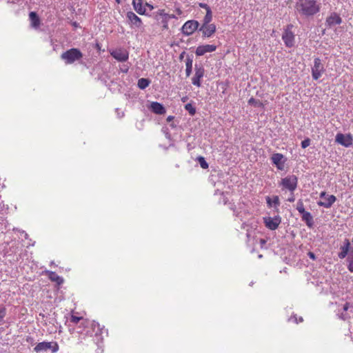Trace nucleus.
<instances>
[{
  "mask_svg": "<svg viewBox=\"0 0 353 353\" xmlns=\"http://www.w3.org/2000/svg\"><path fill=\"white\" fill-rule=\"evenodd\" d=\"M295 10L301 16L313 17L321 10V3L316 0H297Z\"/></svg>",
  "mask_w": 353,
  "mask_h": 353,
  "instance_id": "nucleus-1",
  "label": "nucleus"
},
{
  "mask_svg": "<svg viewBox=\"0 0 353 353\" xmlns=\"http://www.w3.org/2000/svg\"><path fill=\"white\" fill-rule=\"evenodd\" d=\"M81 324L84 327H90V330L92 329L95 332L93 341L98 347L97 353H102L103 338L102 336V329L100 328L99 324L95 321H82Z\"/></svg>",
  "mask_w": 353,
  "mask_h": 353,
  "instance_id": "nucleus-2",
  "label": "nucleus"
},
{
  "mask_svg": "<svg viewBox=\"0 0 353 353\" xmlns=\"http://www.w3.org/2000/svg\"><path fill=\"white\" fill-rule=\"evenodd\" d=\"M336 304L338 307L335 310L337 316L343 321L350 319L352 313L353 305L349 302L344 301L336 303Z\"/></svg>",
  "mask_w": 353,
  "mask_h": 353,
  "instance_id": "nucleus-3",
  "label": "nucleus"
},
{
  "mask_svg": "<svg viewBox=\"0 0 353 353\" xmlns=\"http://www.w3.org/2000/svg\"><path fill=\"white\" fill-rule=\"evenodd\" d=\"M59 347L56 341H43L39 343L34 347V351L37 353L47 352L56 353L59 351Z\"/></svg>",
  "mask_w": 353,
  "mask_h": 353,
  "instance_id": "nucleus-4",
  "label": "nucleus"
},
{
  "mask_svg": "<svg viewBox=\"0 0 353 353\" xmlns=\"http://www.w3.org/2000/svg\"><path fill=\"white\" fill-rule=\"evenodd\" d=\"M82 57V53L77 48H71L63 52L61 56L66 64H71L75 61L79 60Z\"/></svg>",
  "mask_w": 353,
  "mask_h": 353,
  "instance_id": "nucleus-5",
  "label": "nucleus"
},
{
  "mask_svg": "<svg viewBox=\"0 0 353 353\" xmlns=\"http://www.w3.org/2000/svg\"><path fill=\"white\" fill-rule=\"evenodd\" d=\"M298 179L295 175H288L283 178L279 183L283 189L289 190L292 194L297 188Z\"/></svg>",
  "mask_w": 353,
  "mask_h": 353,
  "instance_id": "nucleus-6",
  "label": "nucleus"
},
{
  "mask_svg": "<svg viewBox=\"0 0 353 353\" xmlns=\"http://www.w3.org/2000/svg\"><path fill=\"white\" fill-rule=\"evenodd\" d=\"M325 72L324 65L319 58H315L312 67V76L314 80H318Z\"/></svg>",
  "mask_w": 353,
  "mask_h": 353,
  "instance_id": "nucleus-7",
  "label": "nucleus"
},
{
  "mask_svg": "<svg viewBox=\"0 0 353 353\" xmlns=\"http://www.w3.org/2000/svg\"><path fill=\"white\" fill-rule=\"evenodd\" d=\"M199 26V23L196 20L187 21L181 28V32L185 36L192 34Z\"/></svg>",
  "mask_w": 353,
  "mask_h": 353,
  "instance_id": "nucleus-8",
  "label": "nucleus"
},
{
  "mask_svg": "<svg viewBox=\"0 0 353 353\" xmlns=\"http://www.w3.org/2000/svg\"><path fill=\"white\" fill-rule=\"evenodd\" d=\"M292 27V25H288L282 35V39L285 46L288 48H292L294 45V34L291 30Z\"/></svg>",
  "mask_w": 353,
  "mask_h": 353,
  "instance_id": "nucleus-9",
  "label": "nucleus"
},
{
  "mask_svg": "<svg viewBox=\"0 0 353 353\" xmlns=\"http://www.w3.org/2000/svg\"><path fill=\"white\" fill-rule=\"evenodd\" d=\"M263 222L266 228L271 230H275L281 223V217L279 215L274 216V217H263Z\"/></svg>",
  "mask_w": 353,
  "mask_h": 353,
  "instance_id": "nucleus-10",
  "label": "nucleus"
},
{
  "mask_svg": "<svg viewBox=\"0 0 353 353\" xmlns=\"http://www.w3.org/2000/svg\"><path fill=\"white\" fill-rule=\"evenodd\" d=\"M320 198L323 199L324 201H319L317 202L319 206H322L325 208H330L332 204L336 201V198L334 195H328L325 192L320 193Z\"/></svg>",
  "mask_w": 353,
  "mask_h": 353,
  "instance_id": "nucleus-11",
  "label": "nucleus"
},
{
  "mask_svg": "<svg viewBox=\"0 0 353 353\" xmlns=\"http://www.w3.org/2000/svg\"><path fill=\"white\" fill-rule=\"evenodd\" d=\"M88 321L87 319H83L82 317H78L74 315H72L70 317V321L74 324H77L79 323V325L77 327V333L80 334L88 335L90 333V327H84L81 323L82 321Z\"/></svg>",
  "mask_w": 353,
  "mask_h": 353,
  "instance_id": "nucleus-12",
  "label": "nucleus"
},
{
  "mask_svg": "<svg viewBox=\"0 0 353 353\" xmlns=\"http://www.w3.org/2000/svg\"><path fill=\"white\" fill-rule=\"evenodd\" d=\"M194 70L195 74L192 79V83L197 87H201V80L204 76L205 70L202 66L195 65Z\"/></svg>",
  "mask_w": 353,
  "mask_h": 353,
  "instance_id": "nucleus-13",
  "label": "nucleus"
},
{
  "mask_svg": "<svg viewBox=\"0 0 353 353\" xmlns=\"http://www.w3.org/2000/svg\"><path fill=\"white\" fill-rule=\"evenodd\" d=\"M336 142L346 148L352 145V137L351 134L338 133L336 135Z\"/></svg>",
  "mask_w": 353,
  "mask_h": 353,
  "instance_id": "nucleus-14",
  "label": "nucleus"
},
{
  "mask_svg": "<svg viewBox=\"0 0 353 353\" xmlns=\"http://www.w3.org/2000/svg\"><path fill=\"white\" fill-rule=\"evenodd\" d=\"M110 54L118 61L121 62L126 61L129 57L128 52L126 50L122 48L112 50L110 52Z\"/></svg>",
  "mask_w": 353,
  "mask_h": 353,
  "instance_id": "nucleus-15",
  "label": "nucleus"
},
{
  "mask_svg": "<svg viewBox=\"0 0 353 353\" xmlns=\"http://www.w3.org/2000/svg\"><path fill=\"white\" fill-rule=\"evenodd\" d=\"M271 161L274 165H276V168L280 170L284 169V164L286 159L285 157L281 153H274L271 157Z\"/></svg>",
  "mask_w": 353,
  "mask_h": 353,
  "instance_id": "nucleus-16",
  "label": "nucleus"
},
{
  "mask_svg": "<svg viewBox=\"0 0 353 353\" xmlns=\"http://www.w3.org/2000/svg\"><path fill=\"white\" fill-rule=\"evenodd\" d=\"M216 28L214 23L211 24H202V26L199 28V30L202 32L203 37H211L214 32H216Z\"/></svg>",
  "mask_w": 353,
  "mask_h": 353,
  "instance_id": "nucleus-17",
  "label": "nucleus"
},
{
  "mask_svg": "<svg viewBox=\"0 0 353 353\" xmlns=\"http://www.w3.org/2000/svg\"><path fill=\"white\" fill-rule=\"evenodd\" d=\"M216 50V46L212 44H205L199 46L196 50L195 54L196 56L201 57L207 52H212Z\"/></svg>",
  "mask_w": 353,
  "mask_h": 353,
  "instance_id": "nucleus-18",
  "label": "nucleus"
},
{
  "mask_svg": "<svg viewBox=\"0 0 353 353\" xmlns=\"http://www.w3.org/2000/svg\"><path fill=\"white\" fill-rule=\"evenodd\" d=\"M341 23L342 19L336 12H332L325 21V25L329 28H332L335 25H339Z\"/></svg>",
  "mask_w": 353,
  "mask_h": 353,
  "instance_id": "nucleus-19",
  "label": "nucleus"
},
{
  "mask_svg": "<svg viewBox=\"0 0 353 353\" xmlns=\"http://www.w3.org/2000/svg\"><path fill=\"white\" fill-rule=\"evenodd\" d=\"M126 17L132 26L140 28L143 23L140 17L135 14L133 12L129 11L126 14Z\"/></svg>",
  "mask_w": 353,
  "mask_h": 353,
  "instance_id": "nucleus-20",
  "label": "nucleus"
},
{
  "mask_svg": "<svg viewBox=\"0 0 353 353\" xmlns=\"http://www.w3.org/2000/svg\"><path fill=\"white\" fill-rule=\"evenodd\" d=\"M350 242L348 239H345L343 242V245L341 246L340 250L341 252L338 254V256L339 259H345L348 252H350Z\"/></svg>",
  "mask_w": 353,
  "mask_h": 353,
  "instance_id": "nucleus-21",
  "label": "nucleus"
},
{
  "mask_svg": "<svg viewBox=\"0 0 353 353\" xmlns=\"http://www.w3.org/2000/svg\"><path fill=\"white\" fill-rule=\"evenodd\" d=\"M134 10L141 15L146 14V9L143 5V0H132V2Z\"/></svg>",
  "mask_w": 353,
  "mask_h": 353,
  "instance_id": "nucleus-22",
  "label": "nucleus"
},
{
  "mask_svg": "<svg viewBox=\"0 0 353 353\" xmlns=\"http://www.w3.org/2000/svg\"><path fill=\"white\" fill-rule=\"evenodd\" d=\"M150 108L152 112L157 114H163L165 113V109L163 105L158 102H152Z\"/></svg>",
  "mask_w": 353,
  "mask_h": 353,
  "instance_id": "nucleus-23",
  "label": "nucleus"
},
{
  "mask_svg": "<svg viewBox=\"0 0 353 353\" xmlns=\"http://www.w3.org/2000/svg\"><path fill=\"white\" fill-rule=\"evenodd\" d=\"M301 219L309 228H312L314 225V220L310 212L305 211L301 214Z\"/></svg>",
  "mask_w": 353,
  "mask_h": 353,
  "instance_id": "nucleus-24",
  "label": "nucleus"
},
{
  "mask_svg": "<svg viewBox=\"0 0 353 353\" xmlns=\"http://www.w3.org/2000/svg\"><path fill=\"white\" fill-rule=\"evenodd\" d=\"M29 19L31 23V26L37 28L40 25V19L35 12H30L29 14Z\"/></svg>",
  "mask_w": 353,
  "mask_h": 353,
  "instance_id": "nucleus-25",
  "label": "nucleus"
},
{
  "mask_svg": "<svg viewBox=\"0 0 353 353\" xmlns=\"http://www.w3.org/2000/svg\"><path fill=\"white\" fill-rule=\"evenodd\" d=\"M49 279L54 282H56L58 285H61L63 283L62 277L59 276L57 273L52 271L47 272Z\"/></svg>",
  "mask_w": 353,
  "mask_h": 353,
  "instance_id": "nucleus-26",
  "label": "nucleus"
},
{
  "mask_svg": "<svg viewBox=\"0 0 353 353\" xmlns=\"http://www.w3.org/2000/svg\"><path fill=\"white\" fill-rule=\"evenodd\" d=\"M192 63L193 59L192 58L188 57L185 60V74L187 77H189L192 73Z\"/></svg>",
  "mask_w": 353,
  "mask_h": 353,
  "instance_id": "nucleus-27",
  "label": "nucleus"
},
{
  "mask_svg": "<svg viewBox=\"0 0 353 353\" xmlns=\"http://www.w3.org/2000/svg\"><path fill=\"white\" fill-rule=\"evenodd\" d=\"M266 202L269 207H272V204L275 207H278L280 204L279 198L278 196H273L272 199L270 196H267Z\"/></svg>",
  "mask_w": 353,
  "mask_h": 353,
  "instance_id": "nucleus-28",
  "label": "nucleus"
},
{
  "mask_svg": "<svg viewBox=\"0 0 353 353\" xmlns=\"http://www.w3.org/2000/svg\"><path fill=\"white\" fill-rule=\"evenodd\" d=\"M150 83V81L148 79L141 78L138 80L137 85L141 90L145 89Z\"/></svg>",
  "mask_w": 353,
  "mask_h": 353,
  "instance_id": "nucleus-29",
  "label": "nucleus"
},
{
  "mask_svg": "<svg viewBox=\"0 0 353 353\" xmlns=\"http://www.w3.org/2000/svg\"><path fill=\"white\" fill-rule=\"evenodd\" d=\"M347 269L350 272H353V249L351 250L349 256L347 259Z\"/></svg>",
  "mask_w": 353,
  "mask_h": 353,
  "instance_id": "nucleus-30",
  "label": "nucleus"
},
{
  "mask_svg": "<svg viewBox=\"0 0 353 353\" xmlns=\"http://www.w3.org/2000/svg\"><path fill=\"white\" fill-rule=\"evenodd\" d=\"M212 20V13L211 10H208L206 14L203 19V24H211L210 22Z\"/></svg>",
  "mask_w": 353,
  "mask_h": 353,
  "instance_id": "nucleus-31",
  "label": "nucleus"
},
{
  "mask_svg": "<svg viewBox=\"0 0 353 353\" xmlns=\"http://www.w3.org/2000/svg\"><path fill=\"white\" fill-rule=\"evenodd\" d=\"M248 104L254 107H261L263 105L262 103L259 100L255 99L253 97H251L248 100Z\"/></svg>",
  "mask_w": 353,
  "mask_h": 353,
  "instance_id": "nucleus-32",
  "label": "nucleus"
},
{
  "mask_svg": "<svg viewBox=\"0 0 353 353\" xmlns=\"http://www.w3.org/2000/svg\"><path fill=\"white\" fill-rule=\"evenodd\" d=\"M197 161H198L199 163L200 164V166L203 169H207L208 168V163H207V161H205L204 157H203L201 156L198 157Z\"/></svg>",
  "mask_w": 353,
  "mask_h": 353,
  "instance_id": "nucleus-33",
  "label": "nucleus"
},
{
  "mask_svg": "<svg viewBox=\"0 0 353 353\" xmlns=\"http://www.w3.org/2000/svg\"><path fill=\"white\" fill-rule=\"evenodd\" d=\"M157 14L161 17H165V19H176V16L174 14H168L165 13V10H159L157 12Z\"/></svg>",
  "mask_w": 353,
  "mask_h": 353,
  "instance_id": "nucleus-34",
  "label": "nucleus"
},
{
  "mask_svg": "<svg viewBox=\"0 0 353 353\" xmlns=\"http://www.w3.org/2000/svg\"><path fill=\"white\" fill-rule=\"evenodd\" d=\"M185 109L189 112L191 116H193L196 113V109L193 107L191 103H187L185 105Z\"/></svg>",
  "mask_w": 353,
  "mask_h": 353,
  "instance_id": "nucleus-35",
  "label": "nucleus"
},
{
  "mask_svg": "<svg viewBox=\"0 0 353 353\" xmlns=\"http://www.w3.org/2000/svg\"><path fill=\"white\" fill-rule=\"evenodd\" d=\"M296 210L298 212L301 214L302 213L305 212V208L303 205V203L301 200H299L296 203Z\"/></svg>",
  "mask_w": 353,
  "mask_h": 353,
  "instance_id": "nucleus-36",
  "label": "nucleus"
},
{
  "mask_svg": "<svg viewBox=\"0 0 353 353\" xmlns=\"http://www.w3.org/2000/svg\"><path fill=\"white\" fill-rule=\"evenodd\" d=\"M310 139L307 138L301 142V147L303 148H306L307 147H308L310 145Z\"/></svg>",
  "mask_w": 353,
  "mask_h": 353,
  "instance_id": "nucleus-37",
  "label": "nucleus"
},
{
  "mask_svg": "<svg viewBox=\"0 0 353 353\" xmlns=\"http://www.w3.org/2000/svg\"><path fill=\"white\" fill-rule=\"evenodd\" d=\"M6 316V308H0V321H1Z\"/></svg>",
  "mask_w": 353,
  "mask_h": 353,
  "instance_id": "nucleus-38",
  "label": "nucleus"
},
{
  "mask_svg": "<svg viewBox=\"0 0 353 353\" xmlns=\"http://www.w3.org/2000/svg\"><path fill=\"white\" fill-rule=\"evenodd\" d=\"M199 7L205 9L206 12L208 10H211L210 8L206 3H200Z\"/></svg>",
  "mask_w": 353,
  "mask_h": 353,
  "instance_id": "nucleus-39",
  "label": "nucleus"
},
{
  "mask_svg": "<svg viewBox=\"0 0 353 353\" xmlns=\"http://www.w3.org/2000/svg\"><path fill=\"white\" fill-rule=\"evenodd\" d=\"M145 8L147 7L150 10H152L154 9V6L151 5L150 3L146 2L144 5Z\"/></svg>",
  "mask_w": 353,
  "mask_h": 353,
  "instance_id": "nucleus-40",
  "label": "nucleus"
},
{
  "mask_svg": "<svg viewBox=\"0 0 353 353\" xmlns=\"http://www.w3.org/2000/svg\"><path fill=\"white\" fill-rule=\"evenodd\" d=\"M307 255H308V256H309L311 259H312V260H315V259H316L315 254H314L313 252H309L307 253Z\"/></svg>",
  "mask_w": 353,
  "mask_h": 353,
  "instance_id": "nucleus-41",
  "label": "nucleus"
},
{
  "mask_svg": "<svg viewBox=\"0 0 353 353\" xmlns=\"http://www.w3.org/2000/svg\"><path fill=\"white\" fill-rule=\"evenodd\" d=\"M294 200H295V199H294V196L293 195H292L290 198L288 199V201L289 202H294Z\"/></svg>",
  "mask_w": 353,
  "mask_h": 353,
  "instance_id": "nucleus-42",
  "label": "nucleus"
},
{
  "mask_svg": "<svg viewBox=\"0 0 353 353\" xmlns=\"http://www.w3.org/2000/svg\"><path fill=\"white\" fill-rule=\"evenodd\" d=\"M292 319L294 320V321L296 323H298V321H297V319H296V316L295 315H294L293 317H291V318L289 319V321H291V320H292Z\"/></svg>",
  "mask_w": 353,
  "mask_h": 353,
  "instance_id": "nucleus-43",
  "label": "nucleus"
},
{
  "mask_svg": "<svg viewBox=\"0 0 353 353\" xmlns=\"http://www.w3.org/2000/svg\"><path fill=\"white\" fill-rule=\"evenodd\" d=\"M163 22L164 23V24H163V28H168V20H166V19H165V21H163Z\"/></svg>",
  "mask_w": 353,
  "mask_h": 353,
  "instance_id": "nucleus-44",
  "label": "nucleus"
},
{
  "mask_svg": "<svg viewBox=\"0 0 353 353\" xmlns=\"http://www.w3.org/2000/svg\"><path fill=\"white\" fill-rule=\"evenodd\" d=\"M121 71H122V72L126 73L128 71V68L127 67V68H125L123 69L122 68Z\"/></svg>",
  "mask_w": 353,
  "mask_h": 353,
  "instance_id": "nucleus-45",
  "label": "nucleus"
},
{
  "mask_svg": "<svg viewBox=\"0 0 353 353\" xmlns=\"http://www.w3.org/2000/svg\"><path fill=\"white\" fill-rule=\"evenodd\" d=\"M3 206H4V205L3 204L2 201L0 200V210H1L3 209Z\"/></svg>",
  "mask_w": 353,
  "mask_h": 353,
  "instance_id": "nucleus-46",
  "label": "nucleus"
},
{
  "mask_svg": "<svg viewBox=\"0 0 353 353\" xmlns=\"http://www.w3.org/2000/svg\"><path fill=\"white\" fill-rule=\"evenodd\" d=\"M172 119H173V117H172V116H169V117H168V119H167V120H168V121H172Z\"/></svg>",
  "mask_w": 353,
  "mask_h": 353,
  "instance_id": "nucleus-47",
  "label": "nucleus"
},
{
  "mask_svg": "<svg viewBox=\"0 0 353 353\" xmlns=\"http://www.w3.org/2000/svg\"><path fill=\"white\" fill-rule=\"evenodd\" d=\"M260 242H261V245H263L265 243V241L264 239H261Z\"/></svg>",
  "mask_w": 353,
  "mask_h": 353,
  "instance_id": "nucleus-48",
  "label": "nucleus"
},
{
  "mask_svg": "<svg viewBox=\"0 0 353 353\" xmlns=\"http://www.w3.org/2000/svg\"><path fill=\"white\" fill-rule=\"evenodd\" d=\"M22 233L24 234L25 238L27 239L28 238V234L26 233L24 231H23Z\"/></svg>",
  "mask_w": 353,
  "mask_h": 353,
  "instance_id": "nucleus-49",
  "label": "nucleus"
},
{
  "mask_svg": "<svg viewBox=\"0 0 353 353\" xmlns=\"http://www.w3.org/2000/svg\"><path fill=\"white\" fill-rule=\"evenodd\" d=\"M115 1H116V2H117V3H121V0H115Z\"/></svg>",
  "mask_w": 353,
  "mask_h": 353,
  "instance_id": "nucleus-50",
  "label": "nucleus"
},
{
  "mask_svg": "<svg viewBox=\"0 0 353 353\" xmlns=\"http://www.w3.org/2000/svg\"><path fill=\"white\" fill-rule=\"evenodd\" d=\"M299 321H300V322H302V321H303V318H302V317H300V318H299Z\"/></svg>",
  "mask_w": 353,
  "mask_h": 353,
  "instance_id": "nucleus-51",
  "label": "nucleus"
},
{
  "mask_svg": "<svg viewBox=\"0 0 353 353\" xmlns=\"http://www.w3.org/2000/svg\"><path fill=\"white\" fill-rule=\"evenodd\" d=\"M261 257H262V255H261V254H259V258L260 259V258H261Z\"/></svg>",
  "mask_w": 353,
  "mask_h": 353,
  "instance_id": "nucleus-52",
  "label": "nucleus"
},
{
  "mask_svg": "<svg viewBox=\"0 0 353 353\" xmlns=\"http://www.w3.org/2000/svg\"><path fill=\"white\" fill-rule=\"evenodd\" d=\"M74 26H77V23L76 22L74 23Z\"/></svg>",
  "mask_w": 353,
  "mask_h": 353,
  "instance_id": "nucleus-53",
  "label": "nucleus"
}]
</instances>
